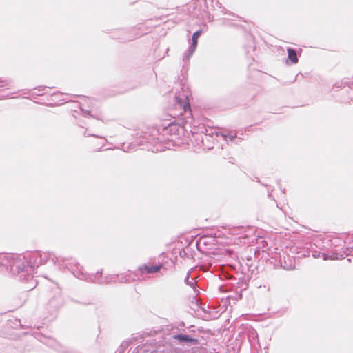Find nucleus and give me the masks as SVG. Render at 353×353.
<instances>
[{"instance_id":"f257e3e1","label":"nucleus","mask_w":353,"mask_h":353,"mask_svg":"<svg viewBox=\"0 0 353 353\" xmlns=\"http://www.w3.org/2000/svg\"><path fill=\"white\" fill-rule=\"evenodd\" d=\"M176 101L177 105L183 110V112H187V111L190 110L189 100L186 94L176 96Z\"/></svg>"},{"instance_id":"f03ea898","label":"nucleus","mask_w":353,"mask_h":353,"mask_svg":"<svg viewBox=\"0 0 353 353\" xmlns=\"http://www.w3.org/2000/svg\"><path fill=\"white\" fill-rule=\"evenodd\" d=\"M175 338L179 339L180 341L186 342L187 343H190V344H196L197 343V340H196L194 339L190 338L185 335H178L176 336H175Z\"/></svg>"},{"instance_id":"7ed1b4c3","label":"nucleus","mask_w":353,"mask_h":353,"mask_svg":"<svg viewBox=\"0 0 353 353\" xmlns=\"http://www.w3.org/2000/svg\"><path fill=\"white\" fill-rule=\"evenodd\" d=\"M200 35H201L200 31H196V32L194 33V34L192 36V50L190 51V54H192L194 52V51L196 47V45H197V39Z\"/></svg>"},{"instance_id":"20e7f679","label":"nucleus","mask_w":353,"mask_h":353,"mask_svg":"<svg viewBox=\"0 0 353 353\" xmlns=\"http://www.w3.org/2000/svg\"><path fill=\"white\" fill-rule=\"evenodd\" d=\"M160 269L159 266H147L145 265L143 268H141V271H145L148 273H154L157 272Z\"/></svg>"},{"instance_id":"39448f33","label":"nucleus","mask_w":353,"mask_h":353,"mask_svg":"<svg viewBox=\"0 0 353 353\" xmlns=\"http://www.w3.org/2000/svg\"><path fill=\"white\" fill-rule=\"evenodd\" d=\"M288 57L294 63H297L298 59L296 52L292 49H288Z\"/></svg>"},{"instance_id":"423d86ee","label":"nucleus","mask_w":353,"mask_h":353,"mask_svg":"<svg viewBox=\"0 0 353 353\" xmlns=\"http://www.w3.org/2000/svg\"><path fill=\"white\" fill-rule=\"evenodd\" d=\"M180 130H181L179 127L177 126V125L174 123H170L168 126V128H165V130L168 132H172L173 131H177L179 132Z\"/></svg>"},{"instance_id":"0eeeda50","label":"nucleus","mask_w":353,"mask_h":353,"mask_svg":"<svg viewBox=\"0 0 353 353\" xmlns=\"http://www.w3.org/2000/svg\"><path fill=\"white\" fill-rule=\"evenodd\" d=\"M185 282L188 285H190L191 287H194L196 283V282L194 281V279L192 277L190 279L189 276H188Z\"/></svg>"},{"instance_id":"6e6552de","label":"nucleus","mask_w":353,"mask_h":353,"mask_svg":"<svg viewBox=\"0 0 353 353\" xmlns=\"http://www.w3.org/2000/svg\"><path fill=\"white\" fill-rule=\"evenodd\" d=\"M207 240H211V241H214V239H212V238H207V237H204V238H202L201 240H200V243H206L207 242Z\"/></svg>"},{"instance_id":"1a4fd4ad","label":"nucleus","mask_w":353,"mask_h":353,"mask_svg":"<svg viewBox=\"0 0 353 353\" xmlns=\"http://www.w3.org/2000/svg\"><path fill=\"white\" fill-rule=\"evenodd\" d=\"M210 138V137L209 136L205 135V139H203V141H208V139H209Z\"/></svg>"},{"instance_id":"9d476101","label":"nucleus","mask_w":353,"mask_h":353,"mask_svg":"<svg viewBox=\"0 0 353 353\" xmlns=\"http://www.w3.org/2000/svg\"><path fill=\"white\" fill-rule=\"evenodd\" d=\"M16 263L17 261H14L13 263H10L9 265H11V266H13V265H16Z\"/></svg>"}]
</instances>
